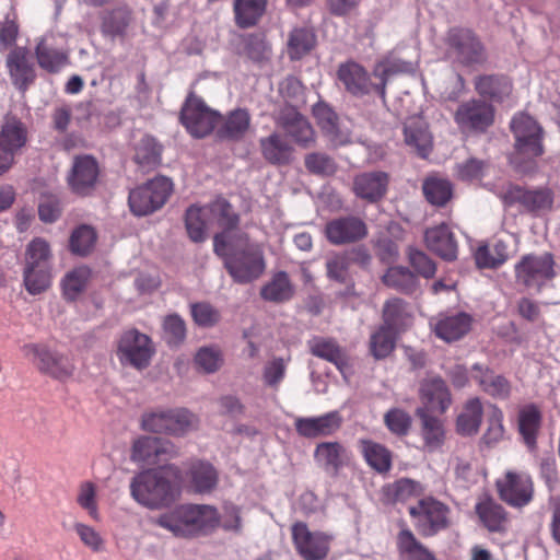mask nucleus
Masks as SVG:
<instances>
[{
  "instance_id": "obj_1",
  "label": "nucleus",
  "mask_w": 560,
  "mask_h": 560,
  "mask_svg": "<svg viewBox=\"0 0 560 560\" xmlns=\"http://www.w3.org/2000/svg\"><path fill=\"white\" fill-rule=\"evenodd\" d=\"M214 253L224 259V267L237 283L258 279L266 269L262 249L249 243L246 234L232 240L230 233H219L213 240Z\"/></svg>"
},
{
  "instance_id": "obj_2",
  "label": "nucleus",
  "mask_w": 560,
  "mask_h": 560,
  "mask_svg": "<svg viewBox=\"0 0 560 560\" xmlns=\"http://www.w3.org/2000/svg\"><path fill=\"white\" fill-rule=\"evenodd\" d=\"M177 478L179 470L175 466L149 469L136 475L130 482V494L139 504L149 509L170 505L177 495V489L170 477Z\"/></svg>"
},
{
  "instance_id": "obj_3",
  "label": "nucleus",
  "mask_w": 560,
  "mask_h": 560,
  "mask_svg": "<svg viewBox=\"0 0 560 560\" xmlns=\"http://www.w3.org/2000/svg\"><path fill=\"white\" fill-rule=\"evenodd\" d=\"M218 510L208 504H186L161 515L156 524L177 537H190L219 526Z\"/></svg>"
},
{
  "instance_id": "obj_4",
  "label": "nucleus",
  "mask_w": 560,
  "mask_h": 560,
  "mask_svg": "<svg viewBox=\"0 0 560 560\" xmlns=\"http://www.w3.org/2000/svg\"><path fill=\"white\" fill-rule=\"evenodd\" d=\"M510 127L514 137V152L511 155V163L516 168L526 171L528 167L523 164L537 159L544 153V130L532 116L525 113L514 115Z\"/></svg>"
},
{
  "instance_id": "obj_5",
  "label": "nucleus",
  "mask_w": 560,
  "mask_h": 560,
  "mask_svg": "<svg viewBox=\"0 0 560 560\" xmlns=\"http://www.w3.org/2000/svg\"><path fill=\"white\" fill-rule=\"evenodd\" d=\"M23 355L43 374L65 381L72 376L74 364L65 354L45 343L30 342L21 347Z\"/></svg>"
},
{
  "instance_id": "obj_6",
  "label": "nucleus",
  "mask_w": 560,
  "mask_h": 560,
  "mask_svg": "<svg viewBox=\"0 0 560 560\" xmlns=\"http://www.w3.org/2000/svg\"><path fill=\"white\" fill-rule=\"evenodd\" d=\"M555 265L549 253L524 255L514 267L516 282L528 290L539 292L556 277Z\"/></svg>"
},
{
  "instance_id": "obj_7",
  "label": "nucleus",
  "mask_w": 560,
  "mask_h": 560,
  "mask_svg": "<svg viewBox=\"0 0 560 560\" xmlns=\"http://www.w3.org/2000/svg\"><path fill=\"white\" fill-rule=\"evenodd\" d=\"M173 191V183L165 176H156L129 194V207L138 217L160 209Z\"/></svg>"
},
{
  "instance_id": "obj_8",
  "label": "nucleus",
  "mask_w": 560,
  "mask_h": 560,
  "mask_svg": "<svg viewBox=\"0 0 560 560\" xmlns=\"http://www.w3.org/2000/svg\"><path fill=\"white\" fill-rule=\"evenodd\" d=\"M154 352L151 338L135 328L125 330L117 341L116 354L119 362L138 370L149 366Z\"/></svg>"
},
{
  "instance_id": "obj_9",
  "label": "nucleus",
  "mask_w": 560,
  "mask_h": 560,
  "mask_svg": "<svg viewBox=\"0 0 560 560\" xmlns=\"http://www.w3.org/2000/svg\"><path fill=\"white\" fill-rule=\"evenodd\" d=\"M220 115L206 105L202 98L190 93L182 108L180 120L196 138L208 136L217 126Z\"/></svg>"
},
{
  "instance_id": "obj_10",
  "label": "nucleus",
  "mask_w": 560,
  "mask_h": 560,
  "mask_svg": "<svg viewBox=\"0 0 560 560\" xmlns=\"http://www.w3.org/2000/svg\"><path fill=\"white\" fill-rule=\"evenodd\" d=\"M495 486L500 499L513 508H523L533 499V481L525 472L508 470Z\"/></svg>"
},
{
  "instance_id": "obj_11",
  "label": "nucleus",
  "mask_w": 560,
  "mask_h": 560,
  "mask_svg": "<svg viewBox=\"0 0 560 560\" xmlns=\"http://www.w3.org/2000/svg\"><path fill=\"white\" fill-rule=\"evenodd\" d=\"M416 526L424 536H433L448 526V508L433 499H423L409 508Z\"/></svg>"
},
{
  "instance_id": "obj_12",
  "label": "nucleus",
  "mask_w": 560,
  "mask_h": 560,
  "mask_svg": "<svg viewBox=\"0 0 560 560\" xmlns=\"http://www.w3.org/2000/svg\"><path fill=\"white\" fill-rule=\"evenodd\" d=\"M292 539L298 553L304 560H323L329 551L331 537L323 532H312L303 522L291 527Z\"/></svg>"
},
{
  "instance_id": "obj_13",
  "label": "nucleus",
  "mask_w": 560,
  "mask_h": 560,
  "mask_svg": "<svg viewBox=\"0 0 560 560\" xmlns=\"http://www.w3.org/2000/svg\"><path fill=\"white\" fill-rule=\"evenodd\" d=\"M446 43L448 56L463 65L480 63L485 60L483 47L470 30H451Z\"/></svg>"
},
{
  "instance_id": "obj_14",
  "label": "nucleus",
  "mask_w": 560,
  "mask_h": 560,
  "mask_svg": "<svg viewBox=\"0 0 560 560\" xmlns=\"http://www.w3.org/2000/svg\"><path fill=\"white\" fill-rule=\"evenodd\" d=\"M98 174V163L93 156L77 155L68 173L67 183L73 194L88 196L95 189Z\"/></svg>"
},
{
  "instance_id": "obj_15",
  "label": "nucleus",
  "mask_w": 560,
  "mask_h": 560,
  "mask_svg": "<svg viewBox=\"0 0 560 560\" xmlns=\"http://www.w3.org/2000/svg\"><path fill=\"white\" fill-rule=\"evenodd\" d=\"M454 118L463 131H485L493 124L494 109L485 101L470 100L458 106Z\"/></svg>"
},
{
  "instance_id": "obj_16",
  "label": "nucleus",
  "mask_w": 560,
  "mask_h": 560,
  "mask_svg": "<svg viewBox=\"0 0 560 560\" xmlns=\"http://www.w3.org/2000/svg\"><path fill=\"white\" fill-rule=\"evenodd\" d=\"M178 455V451L170 441L152 436H141L133 441L130 458L136 463L158 464Z\"/></svg>"
},
{
  "instance_id": "obj_17",
  "label": "nucleus",
  "mask_w": 560,
  "mask_h": 560,
  "mask_svg": "<svg viewBox=\"0 0 560 560\" xmlns=\"http://www.w3.org/2000/svg\"><path fill=\"white\" fill-rule=\"evenodd\" d=\"M325 235L332 245L351 244L368 235V226L358 217H340L327 222Z\"/></svg>"
},
{
  "instance_id": "obj_18",
  "label": "nucleus",
  "mask_w": 560,
  "mask_h": 560,
  "mask_svg": "<svg viewBox=\"0 0 560 560\" xmlns=\"http://www.w3.org/2000/svg\"><path fill=\"white\" fill-rule=\"evenodd\" d=\"M276 122L298 144L307 147L314 141V130L307 119L293 106H283L276 114Z\"/></svg>"
},
{
  "instance_id": "obj_19",
  "label": "nucleus",
  "mask_w": 560,
  "mask_h": 560,
  "mask_svg": "<svg viewBox=\"0 0 560 560\" xmlns=\"http://www.w3.org/2000/svg\"><path fill=\"white\" fill-rule=\"evenodd\" d=\"M472 317L464 312L439 314L430 319V326L436 337L453 342L462 339L471 329Z\"/></svg>"
},
{
  "instance_id": "obj_20",
  "label": "nucleus",
  "mask_w": 560,
  "mask_h": 560,
  "mask_svg": "<svg viewBox=\"0 0 560 560\" xmlns=\"http://www.w3.org/2000/svg\"><path fill=\"white\" fill-rule=\"evenodd\" d=\"M5 67L12 84L22 93L35 80V68L30 59L27 49L24 47H15L9 52L5 59Z\"/></svg>"
},
{
  "instance_id": "obj_21",
  "label": "nucleus",
  "mask_w": 560,
  "mask_h": 560,
  "mask_svg": "<svg viewBox=\"0 0 560 560\" xmlns=\"http://www.w3.org/2000/svg\"><path fill=\"white\" fill-rule=\"evenodd\" d=\"M505 205H521L532 212H544L551 209L553 197L549 189L526 190L520 186L511 187L503 196Z\"/></svg>"
},
{
  "instance_id": "obj_22",
  "label": "nucleus",
  "mask_w": 560,
  "mask_h": 560,
  "mask_svg": "<svg viewBox=\"0 0 560 560\" xmlns=\"http://www.w3.org/2000/svg\"><path fill=\"white\" fill-rule=\"evenodd\" d=\"M342 417L338 411H330L318 417H299L294 421L296 432L304 438L326 436L339 430Z\"/></svg>"
},
{
  "instance_id": "obj_23",
  "label": "nucleus",
  "mask_w": 560,
  "mask_h": 560,
  "mask_svg": "<svg viewBox=\"0 0 560 560\" xmlns=\"http://www.w3.org/2000/svg\"><path fill=\"white\" fill-rule=\"evenodd\" d=\"M338 80L353 95L377 93L378 83H373L365 69L357 62L349 61L339 66Z\"/></svg>"
},
{
  "instance_id": "obj_24",
  "label": "nucleus",
  "mask_w": 560,
  "mask_h": 560,
  "mask_svg": "<svg viewBox=\"0 0 560 560\" xmlns=\"http://www.w3.org/2000/svg\"><path fill=\"white\" fill-rule=\"evenodd\" d=\"M471 377L479 385L482 392L497 399H508L512 386L510 381L497 374L489 366L476 363L471 366Z\"/></svg>"
},
{
  "instance_id": "obj_25",
  "label": "nucleus",
  "mask_w": 560,
  "mask_h": 560,
  "mask_svg": "<svg viewBox=\"0 0 560 560\" xmlns=\"http://www.w3.org/2000/svg\"><path fill=\"white\" fill-rule=\"evenodd\" d=\"M307 345L312 354L334 363L345 380H348L351 374L350 358L345 349L339 347L335 340L314 337Z\"/></svg>"
},
{
  "instance_id": "obj_26",
  "label": "nucleus",
  "mask_w": 560,
  "mask_h": 560,
  "mask_svg": "<svg viewBox=\"0 0 560 560\" xmlns=\"http://www.w3.org/2000/svg\"><path fill=\"white\" fill-rule=\"evenodd\" d=\"M416 69V63L397 56L396 51L389 52L383 59L377 61L373 68V75L378 80L377 94L384 98L387 81L396 74L411 73Z\"/></svg>"
},
{
  "instance_id": "obj_27",
  "label": "nucleus",
  "mask_w": 560,
  "mask_h": 560,
  "mask_svg": "<svg viewBox=\"0 0 560 560\" xmlns=\"http://www.w3.org/2000/svg\"><path fill=\"white\" fill-rule=\"evenodd\" d=\"M405 142L415 149L417 153L425 158L432 149V135L428 124L421 116H411L404 122Z\"/></svg>"
},
{
  "instance_id": "obj_28",
  "label": "nucleus",
  "mask_w": 560,
  "mask_h": 560,
  "mask_svg": "<svg viewBox=\"0 0 560 560\" xmlns=\"http://www.w3.org/2000/svg\"><path fill=\"white\" fill-rule=\"evenodd\" d=\"M425 244L430 250L445 260L457 257V242L446 224L430 228L425 231Z\"/></svg>"
},
{
  "instance_id": "obj_29",
  "label": "nucleus",
  "mask_w": 560,
  "mask_h": 560,
  "mask_svg": "<svg viewBox=\"0 0 560 560\" xmlns=\"http://www.w3.org/2000/svg\"><path fill=\"white\" fill-rule=\"evenodd\" d=\"M387 185L388 176L386 173L369 172L354 177L353 190L358 197L374 202L385 195Z\"/></svg>"
},
{
  "instance_id": "obj_30",
  "label": "nucleus",
  "mask_w": 560,
  "mask_h": 560,
  "mask_svg": "<svg viewBox=\"0 0 560 560\" xmlns=\"http://www.w3.org/2000/svg\"><path fill=\"white\" fill-rule=\"evenodd\" d=\"M421 397L425 404L423 408L428 413L444 412L451 405V394L445 384L441 378H431L422 384Z\"/></svg>"
},
{
  "instance_id": "obj_31",
  "label": "nucleus",
  "mask_w": 560,
  "mask_h": 560,
  "mask_svg": "<svg viewBox=\"0 0 560 560\" xmlns=\"http://www.w3.org/2000/svg\"><path fill=\"white\" fill-rule=\"evenodd\" d=\"M26 142V126L15 116L7 115L0 126V144L15 155Z\"/></svg>"
},
{
  "instance_id": "obj_32",
  "label": "nucleus",
  "mask_w": 560,
  "mask_h": 560,
  "mask_svg": "<svg viewBox=\"0 0 560 560\" xmlns=\"http://www.w3.org/2000/svg\"><path fill=\"white\" fill-rule=\"evenodd\" d=\"M188 478L189 487L200 494L212 492L219 481L215 468L207 462L194 463L189 468Z\"/></svg>"
},
{
  "instance_id": "obj_33",
  "label": "nucleus",
  "mask_w": 560,
  "mask_h": 560,
  "mask_svg": "<svg viewBox=\"0 0 560 560\" xmlns=\"http://www.w3.org/2000/svg\"><path fill=\"white\" fill-rule=\"evenodd\" d=\"M205 207L206 212L210 217V224L217 223L220 228H223L224 231L222 233L229 232L232 240L236 238L240 234H244L233 230L238 223V217L226 200L217 199Z\"/></svg>"
},
{
  "instance_id": "obj_34",
  "label": "nucleus",
  "mask_w": 560,
  "mask_h": 560,
  "mask_svg": "<svg viewBox=\"0 0 560 560\" xmlns=\"http://www.w3.org/2000/svg\"><path fill=\"white\" fill-rule=\"evenodd\" d=\"M417 415L421 420V436L424 450L428 452L438 451L445 441L442 422L430 416L424 409H418Z\"/></svg>"
},
{
  "instance_id": "obj_35",
  "label": "nucleus",
  "mask_w": 560,
  "mask_h": 560,
  "mask_svg": "<svg viewBox=\"0 0 560 560\" xmlns=\"http://www.w3.org/2000/svg\"><path fill=\"white\" fill-rule=\"evenodd\" d=\"M52 36L43 37L36 46L38 65L49 71L58 72L68 63V55L51 44Z\"/></svg>"
},
{
  "instance_id": "obj_36",
  "label": "nucleus",
  "mask_w": 560,
  "mask_h": 560,
  "mask_svg": "<svg viewBox=\"0 0 560 560\" xmlns=\"http://www.w3.org/2000/svg\"><path fill=\"white\" fill-rule=\"evenodd\" d=\"M294 295V287L284 271H279L260 289V296L268 302L283 303Z\"/></svg>"
},
{
  "instance_id": "obj_37",
  "label": "nucleus",
  "mask_w": 560,
  "mask_h": 560,
  "mask_svg": "<svg viewBox=\"0 0 560 560\" xmlns=\"http://www.w3.org/2000/svg\"><path fill=\"white\" fill-rule=\"evenodd\" d=\"M400 560H436L434 555L422 545L410 529H401L397 536Z\"/></svg>"
},
{
  "instance_id": "obj_38",
  "label": "nucleus",
  "mask_w": 560,
  "mask_h": 560,
  "mask_svg": "<svg viewBox=\"0 0 560 560\" xmlns=\"http://www.w3.org/2000/svg\"><path fill=\"white\" fill-rule=\"evenodd\" d=\"M541 424L540 410L535 405H527L520 410V433L529 450H535L537 434Z\"/></svg>"
},
{
  "instance_id": "obj_39",
  "label": "nucleus",
  "mask_w": 560,
  "mask_h": 560,
  "mask_svg": "<svg viewBox=\"0 0 560 560\" xmlns=\"http://www.w3.org/2000/svg\"><path fill=\"white\" fill-rule=\"evenodd\" d=\"M482 404L478 397L466 401L463 411L457 417L456 428L462 435H474L478 432L482 421Z\"/></svg>"
},
{
  "instance_id": "obj_40",
  "label": "nucleus",
  "mask_w": 560,
  "mask_h": 560,
  "mask_svg": "<svg viewBox=\"0 0 560 560\" xmlns=\"http://www.w3.org/2000/svg\"><path fill=\"white\" fill-rule=\"evenodd\" d=\"M260 149L262 156L271 164H288L292 158V148L281 138L280 135L273 132L268 137L261 138Z\"/></svg>"
},
{
  "instance_id": "obj_41",
  "label": "nucleus",
  "mask_w": 560,
  "mask_h": 560,
  "mask_svg": "<svg viewBox=\"0 0 560 560\" xmlns=\"http://www.w3.org/2000/svg\"><path fill=\"white\" fill-rule=\"evenodd\" d=\"M250 126V116L246 109L237 108L224 119L217 133L221 139L238 140L244 137Z\"/></svg>"
},
{
  "instance_id": "obj_42",
  "label": "nucleus",
  "mask_w": 560,
  "mask_h": 560,
  "mask_svg": "<svg viewBox=\"0 0 560 560\" xmlns=\"http://www.w3.org/2000/svg\"><path fill=\"white\" fill-rule=\"evenodd\" d=\"M476 513L490 532H501L504 529L506 513L494 500L487 498L477 503Z\"/></svg>"
},
{
  "instance_id": "obj_43",
  "label": "nucleus",
  "mask_w": 560,
  "mask_h": 560,
  "mask_svg": "<svg viewBox=\"0 0 560 560\" xmlns=\"http://www.w3.org/2000/svg\"><path fill=\"white\" fill-rule=\"evenodd\" d=\"M475 259L480 268H498L509 259L508 245L501 240L481 245L475 253Z\"/></svg>"
},
{
  "instance_id": "obj_44",
  "label": "nucleus",
  "mask_w": 560,
  "mask_h": 560,
  "mask_svg": "<svg viewBox=\"0 0 560 560\" xmlns=\"http://www.w3.org/2000/svg\"><path fill=\"white\" fill-rule=\"evenodd\" d=\"M313 115L322 130L335 145H341L348 142V137L338 131L337 116L327 104L317 103L313 107Z\"/></svg>"
},
{
  "instance_id": "obj_45",
  "label": "nucleus",
  "mask_w": 560,
  "mask_h": 560,
  "mask_svg": "<svg viewBox=\"0 0 560 560\" xmlns=\"http://www.w3.org/2000/svg\"><path fill=\"white\" fill-rule=\"evenodd\" d=\"M52 250L50 244L43 237L33 238L25 248L24 266L52 268Z\"/></svg>"
},
{
  "instance_id": "obj_46",
  "label": "nucleus",
  "mask_w": 560,
  "mask_h": 560,
  "mask_svg": "<svg viewBox=\"0 0 560 560\" xmlns=\"http://www.w3.org/2000/svg\"><path fill=\"white\" fill-rule=\"evenodd\" d=\"M314 457L326 470L337 471L346 459V450L338 442H323L316 446Z\"/></svg>"
},
{
  "instance_id": "obj_47",
  "label": "nucleus",
  "mask_w": 560,
  "mask_h": 560,
  "mask_svg": "<svg viewBox=\"0 0 560 560\" xmlns=\"http://www.w3.org/2000/svg\"><path fill=\"white\" fill-rule=\"evenodd\" d=\"M90 276V269L84 266L68 271L61 280L65 299L75 301L85 290Z\"/></svg>"
},
{
  "instance_id": "obj_48",
  "label": "nucleus",
  "mask_w": 560,
  "mask_h": 560,
  "mask_svg": "<svg viewBox=\"0 0 560 560\" xmlns=\"http://www.w3.org/2000/svg\"><path fill=\"white\" fill-rule=\"evenodd\" d=\"M52 268L23 267V282L26 291L40 294L48 290L52 282Z\"/></svg>"
},
{
  "instance_id": "obj_49",
  "label": "nucleus",
  "mask_w": 560,
  "mask_h": 560,
  "mask_svg": "<svg viewBox=\"0 0 560 560\" xmlns=\"http://www.w3.org/2000/svg\"><path fill=\"white\" fill-rule=\"evenodd\" d=\"M315 34L306 28H294L288 39V55L291 59L298 60L308 54L315 46Z\"/></svg>"
},
{
  "instance_id": "obj_50",
  "label": "nucleus",
  "mask_w": 560,
  "mask_h": 560,
  "mask_svg": "<svg viewBox=\"0 0 560 560\" xmlns=\"http://www.w3.org/2000/svg\"><path fill=\"white\" fill-rule=\"evenodd\" d=\"M409 317L410 313L402 300L394 298L386 301L383 310L384 327L399 331L408 324Z\"/></svg>"
},
{
  "instance_id": "obj_51",
  "label": "nucleus",
  "mask_w": 560,
  "mask_h": 560,
  "mask_svg": "<svg viewBox=\"0 0 560 560\" xmlns=\"http://www.w3.org/2000/svg\"><path fill=\"white\" fill-rule=\"evenodd\" d=\"M267 0H234V12L237 25L248 27L262 15Z\"/></svg>"
},
{
  "instance_id": "obj_52",
  "label": "nucleus",
  "mask_w": 560,
  "mask_h": 560,
  "mask_svg": "<svg viewBox=\"0 0 560 560\" xmlns=\"http://www.w3.org/2000/svg\"><path fill=\"white\" fill-rule=\"evenodd\" d=\"M210 217L206 212V207L191 206L186 212V229L188 235L194 242L206 240V231L210 226Z\"/></svg>"
},
{
  "instance_id": "obj_53",
  "label": "nucleus",
  "mask_w": 560,
  "mask_h": 560,
  "mask_svg": "<svg viewBox=\"0 0 560 560\" xmlns=\"http://www.w3.org/2000/svg\"><path fill=\"white\" fill-rule=\"evenodd\" d=\"M383 282L395 290L411 293L418 287L416 276L406 267H390L383 276Z\"/></svg>"
},
{
  "instance_id": "obj_54",
  "label": "nucleus",
  "mask_w": 560,
  "mask_h": 560,
  "mask_svg": "<svg viewBox=\"0 0 560 560\" xmlns=\"http://www.w3.org/2000/svg\"><path fill=\"white\" fill-rule=\"evenodd\" d=\"M477 92L482 96L501 101L511 92V83L506 78L485 75L475 82Z\"/></svg>"
},
{
  "instance_id": "obj_55",
  "label": "nucleus",
  "mask_w": 560,
  "mask_h": 560,
  "mask_svg": "<svg viewBox=\"0 0 560 560\" xmlns=\"http://www.w3.org/2000/svg\"><path fill=\"white\" fill-rule=\"evenodd\" d=\"M427 200L434 206H444L453 195L452 184L444 178L429 177L422 185Z\"/></svg>"
},
{
  "instance_id": "obj_56",
  "label": "nucleus",
  "mask_w": 560,
  "mask_h": 560,
  "mask_svg": "<svg viewBox=\"0 0 560 560\" xmlns=\"http://www.w3.org/2000/svg\"><path fill=\"white\" fill-rule=\"evenodd\" d=\"M135 160L143 168H152L160 164L161 147L153 137L145 136L140 140Z\"/></svg>"
},
{
  "instance_id": "obj_57",
  "label": "nucleus",
  "mask_w": 560,
  "mask_h": 560,
  "mask_svg": "<svg viewBox=\"0 0 560 560\" xmlns=\"http://www.w3.org/2000/svg\"><path fill=\"white\" fill-rule=\"evenodd\" d=\"M362 452L368 464L378 472H386L390 468L392 457L389 452L381 444L365 441L362 443Z\"/></svg>"
},
{
  "instance_id": "obj_58",
  "label": "nucleus",
  "mask_w": 560,
  "mask_h": 560,
  "mask_svg": "<svg viewBox=\"0 0 560 560\" xmlns=\"http://www.w3.org/2000/svg\"><path fill=\"white\" fill-rule=\"evenodd\" d=\"M197 427V417L187 409H168L166 433L183 435Z\"/></svg>"
},
{
  "instance_id": "obj_59",
  "label": "nucleus",
  "mask_w": 560,
  "mask_h": 560,
  "mask_svg": "<svg viewBox=\"0 0 560 560\" xmlns=\"http://www.w3.org/2000/svg\"><path fill=\"white\" fill-rule=\"evenodd\" d=\"M396 331L381 326L371 335L370 349L375 359H383L390 354L395 348Z\"/></svg>"
},
{
  "instance_id": "obj_60",
  "label": "nucleus",
  "mask_w": 560,
  "mask_h": 560,
  "mask_svg": "<svg viewBox=\"0 0 560 560\" xmlns=\"http://www.w3.org/2000/svg\"><path fill=\"white\" fill-rule=\"evenodd\" d=\"M96 233L89 225L78 226L70 237V249L79 256L88 255L95 246Z\"/></svg>"
},
{
  "instance_id": "obj_61",
  "label": "nucleus",
  "mask_w": 560,
  "mask_h": 560,
  "mask_svg": "<svg viewBox=\"0 0 560 560\" xmlns=\"http://www.w3.org/2000/svg\"><path fill=\"white\" fill-rule=\"evenodd\" d=\"M195 363L202 372L208 374L214 373L221 368L223 355L218 347H202L195 355Z\"/></svg>"
},
{
  "instance_id": "obj_62",
  "label": "nucleus",
  "mask_w": 560,
  "mask_h": 560,
  "mask_svg": "<svg viewBox=\"0 0 560 560\" xmlns=\"http://www.w3.org/2000/svg\"><path fill=\"white\" fill-rule=\"evenodd\" d=\"M279 92L287 103L285 106H293L298 109L300 105L305 104L304 86L301 81L294 77L285 78L280 83Z\"/></svg>"
},
{
  "instance_id": "obj_63",
  "label": "nucleus",
  "mask_w": 560,
  "mask_h": 560,
  "mask_svg": "<svg viewBox=\"0 0 560 560\" xmlns=\"http://www.w3.org/2000/svg\"><path fill=\"white\" fill-rule=\"evenodd\" d=\"M190 313L194 322L200 327H213L221 320L219 310L208 302L191 304Z\"/></svg>"
},
{
  "instance_id": "obj_64",
  "label": "nucleus",
  "mask_w": 560,
  "mask_h": 560,
  "mask_svg": "<svg viewBox=\"0 0 560 560\" xmlns=\"http://www.w3.org/2000/svg\"><path fill=\"white\" fill-rule=\"evenodd\" d=\"M164 339L168 345L177 346L186 337V325L184 319L177 314H171L163 320Z\"/></svg>"
}]
</instances>
